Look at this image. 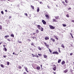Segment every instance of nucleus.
I'll return each instance as SVG.
<instances>
[{
	"mask_svg": "<svg viewBox=\"0 0 74 74\" xmlns=\"http://www.w3.org/2000/svg\"><path fill=\"white\" fill-rule=\"evenodd\" d=\"M26 71H27V72L28 73V72H29V71L27 70H26Z\"/></svg>",
	"mask_w": 74,
	"mask_h": 74,
	"instance_id": "obj_58",
	"label": "nucleus"
},
{
	"mask_svg": "<svg viewBox=\"0 0 74 74\" xmlns=\"http://www.w3.org/2000/svg\"><path fill=\"white\" fill-rule=\"evenodd\" d=\"M61 59H60V60H58V63H60V62H61Z\"/></svg>",
	"mask_w": 74,
	"mask_h": 74,
	"instance_id": "obj_18",
	"label": "nucleus"
},
{
	"mask_svg": "<svg viewBox=\"0 0 74 74\" xmlns=\"http://www.w3.org/2000/svg\"><path fill=\"white\" fill-rule=\"evenodd\" d=\"M5 12H7V10H5Z\"/></svg>",
	"mask_w": 74,
	"mask_h": 74,
	"instance_id": "obj_59",
	"label": "nucleus"
},
{
	"mask_svg": "<svg viewBox=\"0 0 74 74\" xmlns=\"http://www.w3.org/2000/svg\"><path fill=\"white\" fill-rule=\"evenodd\" d=\"M36 68L37 70H40V66H37Z\"/></svg>",
	"mask_w": 74,
	"mask_h": 74,
	"instance_id": "obj_11",
	"label": "nucleus"
},
{
	"mask_svg": "<svg viewBox=\"0 0 74 74\" xmlns=\"http://www.w3.org/2000/svg\"><path fill=\"white\" fill-rule=\"evenodd\" d=\"M4 49H5V51H7V49L5 47H4Z\"/></svg>",
	"mask_w": 74,
	"mask_h": 74,
	"instance_id": "obj_30",
	"label": "nucleus"
},
{
	"mask_svg": "<svg viewBox=\"0 0 74 74\" xmlns=\"http://www.w3.org/2000/svg\"><path fill=\"white\" fill-rule=\"evenodd\" d=\"M66 17H67V18H69V17H70V16H69V15L68 14H66Z\"/></svg>",
	"mask_w": 74,
	"mask_h": 74,
	"instance_id": "obj_20",
	"label": "nucleus"
},
{
	"mask_svg": "<svg viewBox=\"0 0 74 74\" xmlns=\"http://www.w3.org/2000/svg\"><path fill=\"white\" fill-rule=\"evenodd\" d=\"M5 37H6V38H7V37H9V35H6L5 36Z\"/></svg>",
	"mask_w": 74,
	"mask_h": 74,
	"instance_id": "obj_23",
	"label": "nucleus"
},
{
	"mask_svg": "<svg viewBox=\"0 0 74 74\" xmlns=\"http://www.w3.org/2000/svg\"><path fill=\"white\" fill-rule=\"evenodd\" d=\"M40 3L41 4H42V2H40Z\"/></svg>",
	"mask_w": 74,
	"mask_h": 74,
	"instance_id": "obj_43",
	"label": "nucleus"
},
{
	"mask_svg": "<svg viewBox=\"0 0 74 74\" xmlns=\"http://www.w3.org/2000/svg\"><path fill=\"white\" fill-rule=\"evenodd\" d=\"M7 40H8V41H10V39H8Z\"/></svg>",
	"mask_w": 74,
	"mask_h": 74,
	"instance_id": "obj_50",
	"label": "nucleus"
},
{
	"mask_svg": "<svg viewBox=\"0 0 74 74\" xmlns=\"http://www.w3.org/2000/svg\"><path fill=\"white\" fill-rule=\"evenodd\" d=\"M56 54L58 55V54H59V53L57 51H56Z\"/></svg>",
	"mask_w": 74,
	"mask_h": 74,
	"instance_id": "obj_39",
	"label": "nucleus"
},
{
	"mask_svg": "<svg viewBox=\"0 0 74 74\" xmlns=\"http://www.w3.org/2000/svg\"><path fill=\"white\" fill-rule=\"evenodd\" d=\"M49 50L50 52V53H51V52H52V51L50 49H49Z\"/></svg>",
	"mask_w": 74,
	"mask_h": 74,
	"instance_id": "obj_34",
	"label": "nucleus"
},
{
	"mask_svg": "<svg viewBox=\"0 0 74 74\" xmlns=\"http://www.w3.org/2000/svg\"><path fill=\"white\" fill-rule=\"evenodd\" d=\"M53 54H56V51L53 52Z\"/></svg>",
	"mask_w": 74,
	"mask_h": 74,
	"instance_id": "obj_42",
	"label": "nucleus"
},
{
	"mask_svg": "<svg viewBox=\"0 0 74 74\" xmlns=\"http://www.w3.org/2000/svg\"><path fill=\"white\" fill-rule=\"evenodd\" d=\"M45 39L46 40H49V38H48L47 37H46L45 38Z\"/></svg>",
	"mask_w": 74,
	"mask_h": 74,
	"instance_id": "obj_7",
	"label": "nucleus"
},
{
	"mask_svg": "<svg viewBox=\"0 0 74 74\" xmlns=\"http://www.w3.org/2000/svg\"><path fill=\"white\" fill-rule=\"evenodd\" d=\"M11 37H14V35L13 34H11Z\"/></svg>",
	"mask_w": 74,
	"mask_h": 74,
	"instance_id": "obj_22",
	"label": "nucleus"
},
{
	"mask_svg": "<svg viewBox=\"0 0 74 74\" xmlns=\"http://www.w3.org/2000/svg\"><path fill=\"white\" fill-rule=\"evenodd\" d=\"M51 40H52V41H53V42H55V39H53V38H51Z\"/></svg>",
	"mask_w": 74,
	"mask_h": 74,
	"instance_id": "obj_16",
	"label": "nucleus"
},
{
	"mask_svg": "<svg viewBox=\"0 0 74 74\" xmlns=\"http://www.w3.org/2000/svg\"><path fill=\"white\" fill-rule=\"evenodd\" d=\"M56 39H57V40H58V38L57 37H56Z\"/></svg>",
	"mask_w": 74,
	"mask_h": 74,
	"instance_id": "obj_51",
	"label": "nucleus"
},
{
	"mask_svg": "<svg viewBox=\"0 0 74 74\" xmlns=\"http://www.w3.org/2000/svg\"><path fill=\"white\" fill-rule=\"evenodd\" d=\"M0 1H3V0H0Z\"/></svg>",
	"mask_w": 74,
	"mask_h": 74,
	"instance_id": "obj_62",
	"label": "nucleus"
},
{
	"mask_svg": "<svg viewBox=\"0 0 74 74\" xmlns=\"http://www.w3.org/2000/svg\"><path fill=\"white\" fill-rule=\"evenodd\" d=\"M3 46L4 47H5V45H3Z\"/></svg>",
	"mask_w": 74,
	"mask_h": 74,
	"instance_id": "obj_56",
	"label": "nucleus"
},
{
	"mask_svg": "<svg viewBox=\"0 0 74 74\" xmlns=\"http://www.w3.org/2000/svg\"><path fill=\"white\" fill-rule=\"evenodd\" d=\"M18 54H19V53H18V54L17 55L15 53V54H14V55H18Z\"/></svg>",
	"mask_w": 74,
	"mask_h": 74,
	"instance_id": "obj_49",
	"label": "nucleus"
},
{
	"mask_svg": "<svg viewBox=\"0 0 74 74\" xmlns=\"http://www.w3.org/2000/svg\"><path fill=\"white\" fill-rule=\"evenodd\" d=\"M19 43H21V42H21V41H19L18 42Z\"/></svg>",
	"mask_w": 74,
	"mask_h": 74,
	"instance_id": "obj_55",
	"label": "nucleus"
},
{
	"mask_svg": "<svg viewBox=\"0 0 74 74\" xmlns=\"http://www.w3.org/2000/svg\"><path fill=\"white\" fill-rule=\"evenodd\" d=\"M61 47H62L64 49L65 48L64 46V44H62V45H61Z\"/></svg>",
	"mask_w": 74,
	"mask_h": 74,
	"instance_id": "obj_4",
	"label": "nucleus"
},
{
	"mask_svg": "<svg viewBox=\"0 0 74 74\" xmlns=\"http://www.w3.org/2000/svg\"><path fill=\"white\" fill-rule=\"evenodd\" d=\"M44 44L46 46L47 45V44L45 42H44Z\"/></svg>",
	"mask_w": 74,
	"mask_h": 74,
	"instance_id": "obj_37",
	"label": "nucleus"
},
{
	"mask_svg": "<svg viewBox=\"0 0 74 74\" xmlns=\"http://www.w3.org/2000/svg\"><path fill=\"white\" fill-rule=\"evenodd\" d=\"M67 70L66 69L65 70H64V73H67Z\"/></svg>",
	"mask_w": 74,
	"mask_h": 74,
	"instance_id": "obj_14",
	"label": "nucleus"
},
{
	"mask_svg": "<svg viewBox=\"0 0 74 74\" xmlns=\"http://www.w3.org/2000/svg\"><path fill=\"white\" fill-rule=\"evenodd\" d=\"M71 22H73V23H74V20H72L71 21Z\"/></svg>",
	"mask_w": 74,
	"mask_h": 74,
	"instance_id": "obj_40",
	"label": "nucleus"
},
{
	"mask_svg": "<svg viewBox=\"0 0 74 74\" xmlns=\"http://www.w3.org/2000/svg\"><path fill=\"white\" fill-rule=\"evenodd\" d=\"M49 27H50V29H55V27H53V26L50 25H49Z\"/></svg>",
	"mask_w": 74,
	"mask_h": 74,
	"instance_id": "obj_1",
	"label": "nucleus"
},
{
	"mask_svg": "<svg viewBox=\"0 0 74 74\" xmlns=\"http://www.w3.org/2000/svg\"><path fill=\"white\" fill-rule=\"evenodd\" d=\"M36 57L37 58H38L39 57H38V56H37Z\"/></svg>",
	"mask_w": 74,
	"mask_h": 74,
	"instance_id": "obj_60",
	"label": "nucleus"
},
{
	"mask_svg": "<svg viewBox=\"0 0 74 74\" xmlns=\"http://www.w3.org/2000/svg\"><path fill=\"white\" fill-rule=\"evenodd\" d=\"M42 22L44 25H45L46 23V22H45V21L44 20H42Z\"/></svg>",
	"mask_w": 74,
	"mask_h": 74,
	"instance_id": "obj_2",
	"label": "nucleus"
},
{
	"mask_svg": "<svg viewBox=\"0 0 74 74\" xmlns=\"http://www.w3.org/2000/svg\"><path fill=\"white\" fill-rule=\"evenodd\" d=\"M32 38L33 39H34V38H36V37H33Z\"/></svg>",
	"mask_w": 74,
	"mask_h": 74,
	"instance_id": "obj_46",
	"label": "nucleus"
},
{
	"mask_svg": "<svg viewBox=\"0 0 74 74\" xmlns=\"http://www.w3.org/2000/svg\"><path fill=\"white\" fill-rule=\"evenodd\" d=\"M24 68H25V70H27V67H26L25 66Z\"/></svg>",
	"mask_w": 74,
	"mask_h": 74,
	"instance_id": "obj_29",
	"label": "nucleus"
},
{
	"mask_svg": "<svg viewBox=\"0 0 74 74\" xmlns=\"http://www.w3.org/2000/svg\"><path fill=\"white\" fill-rule=\"evenodd\" d=\"M32 56H33V57H34V56H34V54H32Z\"/></svg>",
	"mask_w": 74,
	"mask_h": 74,
	"instance_id": "obj_48",
	"label": "nucleus"
},
{
	"mask_svg": "<svg viewBox=\"0 0 74 74\" xmlns=\"http://www.w3.org/2000/svg\"><path fill=\"white\" fill-rule=\"evenodd\" d=\"M3 57L4 58H6V56H3Z\"/></svg>",
	"mask_w": 74,
	"mask_h": 74,
	"instance_id": "obj_54",
	"label": "nucleus"
},
{
	"mask_svg": "<svg viewBox=\"0 0 74 74\" xmlns=\"http://www.w3.org/2000/svg\"><path fill=\"white\" fill-rule=\"evenodd\" d=\"M38 49H39V50H40V51L41 50V48H40V47L38 46Z\"/></svg>",
	"mask_w": 74,
	"mask_h": 74,
	"instance_id": "obj_5",
	"label": "nucleus"
},
{
	"mask_svg": "<svg viewBox=\"0 0 74 74\" xmlns=\"http://www.w3.org/2000/svg\"><path fill=\"white\" fill-rule=\"evenodd\" d=\"M23 74H27L26 73V72H24Z\"/></svg>",
	"mask_w": 74,
	"mask_h": 74,
	"instance_id": "obj_53",
	"label": "nucleus"
},
{
	"mask_svg": "<svg viewBox=\"0 0 74 74\" xmlns=\"http://www.w3.org/2000/svg\"><path fill=\"white\" fill-rule=\"evenodd\" d=\"M62 25L64 26V27H66L67 26V25L65 24H63Z\"/></svg>",
	"mask_w": 74,
	"mask_h": 74,
	"instance_id": "obj_13",
	"label": "nucleus"
},
{
	"mask_svg": "<svg viewBox=\"0 0 74 74\" xmlns=\"http://www.w3.org/2000/svg\"><path fill=\"white\" fill-rule=\"evenodd\" d=\"M65 63V62L64 61H63L61 62L62 64H64Z\"/></svg>",
	"mask_w": 74,
	"mask_h": 74,
	"instance_id": "obj_8",
	"label": "nucleus"
},
{
	"mask_svg": "<svg viewBox=\"0 0 74 74\" xmlns=\"http://www.w3.org/2000/svg\"><path fill=\"white\" fill-rule=\"evenodd\" d=\"M58 52H60H60H61V51H60V48H58Z\"/></svg>",
	"mask_w": 74,
	"mask_h": 74,
	"instance_id": "obj_26",
	"label": "nucleus"
},
{
	"mask_svg": "<svg viewBox=\"0 0 74 74\" xmlns=\"http://www.w3.org/2000/svg\"><path fill=\"white\" fill-rule=\"evenodd\" d=\"M62 3H63V4H64V5H66V4L63 1L62 2Z\"/></svg>",
	"mask_w": 74,
	"mask_h": 74,
	"instance_id": "obj_9",
	"label": "nucleus"
},
{
	"mask_svg": "<svg viewBox=\"0 0 74 74\" xmlns=\"http://www.w3.org/2000/svg\"><path fill=\"white\" fill-rule=\"evenodd\" d=\"M73 53H70V55L71 56V55H73Z\"/></svg>",
	"mask_w": 74,
	"mask_h": 74,
	"instance_id": "obj_41",
	"label": "nucleus"
},
{
	"mask_svg": "<svg viewBox=\"0 0 74 74\" xmlns=\"http://www.w3.org/2000/svg\"><path fill=\"white\" fill-rule=\"evenodd\" d=\"M38 55L39 56H41V54H38Z\"/></svg>",
	"mask_w": 74,
	"mask_h": 74,
	"instance_id": "obj_52",
	"label": "nucleus"
},
{
	"mask_svg": "<svg viewBox=\"0 0 74 74\" xmlns=\"http://www.w3.org/2000/svg\"><path fill=\"white\" fill-rule=\"evenodd\" d=\"M25 15H26V16H27V14L26 13H25L24 14Z\"/></svg>",
	"mask_w": 74,
	"mask_h": 74,
	"instance_id": "obj_38",
	"label": "nucleus"
},
{
	"mask_svg": "<svg viewBox=\"0 0 74 74\" xmlns=\"http://www.w3.org/2000/svg\"><path fill=\"white\" fill-rule=\"evenodd\" d=\"M65 3H68V1H67V0H65Z\"/></svg>",
	"mask_w": 74,
	"mask_h": 74,
	"instance_id": "obj_32",
	"label": "nucleus"
},
{
	"mask_svg": "<svg viewBox=\"0 0 74 74\" xmlns=\"http://www.w3.org/2000/svg\"><path fill=\"white\" fill-rule=\"evenodd\" d=\"M45 16L47 18H49V16L47 14L45 15Z\"/></svg>",
	"mask_w": 74,
	"mask_h": 74,
	"instance_id": "obj_10",
	"label": "nucleus"
},
{
	"mask_svg": "<svg viewBox=\"0 0 74 74\" xmlns=\"http://www.w3.org/2000/svg\"><path fill=\"white\" fill-rule=\"evenodd\" d=\"M37 27L38 29H40L41 28V26L40 25H38L37 26Z\"/></svg>",
	"mask_w": 74,
	"mask_h": 74,
	"instance_id": "obj_3",
	"label": "nucleus"
},
{
	"mask_svg": "<svg viewBox=\"0 0 74 74\" xmlns=\"http://www.w3.org/2000/svg\"><path fill=\"white\" fill-rule=\"evenodd\" d=\"M0 29L1 30L2 29V26L1 25H0Z\"/></svg>",
	"mask_w": 74,
	"mask_h": 74,
	"instance_id": "obj_31",
	"label": "nucleus"
},
{
	"mask_svg": "<svg viewBox=\"0 0 74 74\" xmlns=\"http://www.w3.org/2000/svg\"><path fill=\"white\" fill-rule=\"evenodd\" d=\"M44 57L45 58H48V57L46 55H44Z\"/></svg>",
	"mask_w": 74,
	"mask_h": 74,
	"instance_id": "obj_6",
	"label": "nucleus"
},
{
	"mask_svg": "<svg viewBox=\"0 0 74 74\" xmlns=\"http://www.w3.org/2000/svg\"><path fill=\"white\" fill-rule=\"evenodd\" d=\"M71 8H68V10H71Z\"/></svg>",
	"mask_w": 74,
	"mask_h": 74,
	"instance_id": "obj_44",
	"label": "nucleus"
},
{
	"mask_svg": "<svg viewBox=\"0 0 74 74\" xmlns=\"http://www.w3.org/2000/svg\"><path fill=\"white\" fill-rule=\"evenodd\" d=\"M70 35L71 36L72 38H74V37L73 36V34H71V33H70Z\"/></svg>",
	"mask_w": 74,
	"mask_h": 74,
	"instance_id": "obj_17",
	"label": "nucleus"
},
{
	"mask_svg": "<svg viewBox=\"0 0 74 74\" xmlns=\"http://www.w3.org/2000/svg\"><path fill=\"white\" fill-rule=\"evenodd\" d=\"M29 41H30V40L29 39Z\"/></svg>",
	"mask_w": 74,
	"mask_h": 74,
	"instance_id": "obj_64",
	"label": "nucleus"
},
{
	"mask_svg": "<svg viewBox=\"0 0 74 74\" xmlns=\"http://www.w3.org/2000/svg\"><path fill=\"white\" fill-rule=\"evenodd\" d=\"M56 19H59V16H57L56 17Z\"/></svg>",
	"mask_w": 74,
	"mask_h": 74,
	"instance_id": "obj_33",
	"label": "nucleus"
},
{
	"mask_svg": "<svg viewBox=\"0 0 74 74\" xmlns=\"http://www.w3.org/2000/svg\"><path fill=\"white\" fill-rule=\"evenodd\" d=\"M53 73L54 74H56V73L55 72H53Z\"/></svg>",
	"mask_w": 74,
	"mask_h": 74,
	"instance_id": "obj_57",
	"label": "nucleus"
},
{
	"mask_svg": "<svg viewBox=\"0 0 74 74\" xmlns=\"http://www.w3.org/2000/svg\"><path fill=\"white\" fill-rule=\"evenodd\" d=\"M18 69H22V66H18Z\"/></svg>",
	"mask_w": 74,
	"mask_h": 74,
	"instance_id": "obj_25",
	"label": "nucleus"
},
{
	"mask_svg": "<svg viewBox=\"0 0 74 74\" xmlns=\"http://www.w3.org/2000/svg\"><path fill=\"white\" fill-rule=\"evenodd\" d=\"M1 12L2 14H4V12H3V11H1Z\"/></svg>",
	"mask_w": 74,
	"mask_h": 74,
	"instance_id": "obj_35",
	"label": "nucleus"
},
{
	"mask_svg": "<svg viewBox=\"0 0 74 74\" xmlns=\"http://www.w3.org/2000/svg\"><path fill=\"white\" fill-rule=\"evenodd\" d=\"M34 34H35V33H34L33 34L34 35Z\"/></svg>",
	"mask_w": 74,
	"mask_h": 74,
	"instance_id": "obj_63",
	"label": "nucleus"
},
{
	"mask_svg": "<svg viewBox=\"0 0 74 74\" xmlns=\"http://www.w3.org/2000/svg\"><path fill=\"white\" fill-rule=\"evenodd\" d=\"M53 69L54 71H55V70H56V67H55L54 68H53Z\"/></svg>",
	"mask_w": 74,
	"mask_h": 74,
	"instance_id": "obj_24",
	"label": "nucleus"
},
{
	"mask_svg": "<svg viewBox=\"0 0 74 74\" xmlns=\"http://www.w3.org/2000/svg\"><path fill=\"white\" fill-rule=\"evenodd\" d=\"M40 30H41V31H42L44 30V29L42 28H41Z\"/></svg>",
	"mask_w": 74,
	"mask_h": 74,
	"instance_id": "obj_21",
	"label": "nucleus"
},
{
	"mask_svg": "<svg viewBox=\"0 0 74 74\" xmlns=\"http://www.w3.org/2000/svg\"><path fill=\"white\" fill-rule=\"evenodd\" d=\"M9 19H10V18H11V16H9Z\"/></svg>",
	"mask_w": 74,
	"mask_h": 74,
	"instance_id": "obj_47",
	"label": "nucleus"
},
{
	"mask_svg": "<svg viewBox=\"0 0 74 74\" xmlns=\"http://www.w3.org/2000/svg\"><path fill=\"white\" fill-rule=\"evenodd\" d=\"M40 11V9H39V8H38L37 9V12H38Z\"/></svg>",
	"mask_w": 74,
	"mask_h": 74,
	"instance_id": "obj_15",
	"label": "nucleus"
},
{
	"mask_svg": "<svg viewBox=\"0 0 74 74\" xmlns=\"http://www.w3.org/2000/svg\"><path fill=\"white\" fill-rule=\"evenodd\" d=\"M46 47H47V48H48V49H49V45H48L47 44L46 46Z\"/></svg>",
	"mask_w": 74,
	"mask_h": 74,
	"instance_id": "obj_19",
	"label": "nucleus"
},
{
	"mask_svg": "<svg viewBox=\"0 0 74 74\" xmlns=\"http://www.w3.org/2000/svg\"><path fill=\"white\" fill-rule=\"evenodd\" d=\"M42 65H40V67H42Z\"/></svg>",
	"mask_w": 74,
	"mask_h": 74,
	"instance_id": "obj_61",
	"label": "nucleus"
},
{
	"mask_svg": "<svg viewBox=\"0 0 74 74\" xmlns=\"http://www.w3.org/2000/svg\"><path fill=\"white\" fill-rule=\"evenodd\" d=\"M1 67H3V68L4 67V65H3L1 64Z\"/></svg>",
	"mask_w": 74,
	"mask_h": 74,
	"instance_id": "obj_36",
	"label": "nucleus"
},
{
	"mask_svg": "<svg viewBox=\"0 0 74 74\" xmlns=\"http://www.w3.org/2000/svg\"><path fill=\"white\" fill-rule=\"evenodd\" d=\"M31 8H32L34 10V6L32 5H31Z\"/></svg>",
	"mask_w": 74,
	"mask_h": 74,
	"instance_id": "obj_12",
	"label": "nucleus"
},
{
	"mask_svg": "<svg viewBox=\"0 0 74 74\" xmlns=\"http://www.w3.org/2000/svg\"><path fill=\"white\" fill-rule=\"evenodd\" d=\"M53 22H55V19H53Z\"/></svg>",
	"mask_w": 74,
	"mask_h": 74,
	"instance_id": "obj_45",
	"label": "nucleus"
},
{
	"mask_svg": "<svg viewBox=\"0 0 74 74\" xmlns=\"http://www.w3.org/2000/svg\"><path fill=\"white\" fill-rule=\"evenodd\" d=\"M9 65H10V63L9 62H7V65L8 66H9Z\"/></svg>",
	"mask_w": 74,
	"mask_h": 74,
	"instance_id": "obj_27",
	"label": "nucleus"
},
{
	"mask_svg": "<svg viewBox=\"0 0 74 74\" xmlns=\"http://www.w3.org/2000/svg\"><path fill=\"white\" fill-rule=\"evenodd\" d=\"M39 32V31H38V30H37L36 31V33L38 34V33Z\"/></svg>",
	"mask_w": 74,
	"mask_h": 74,
	"instance_id": "obj_28",
	"label": "nucleus"
}]
</instances>
